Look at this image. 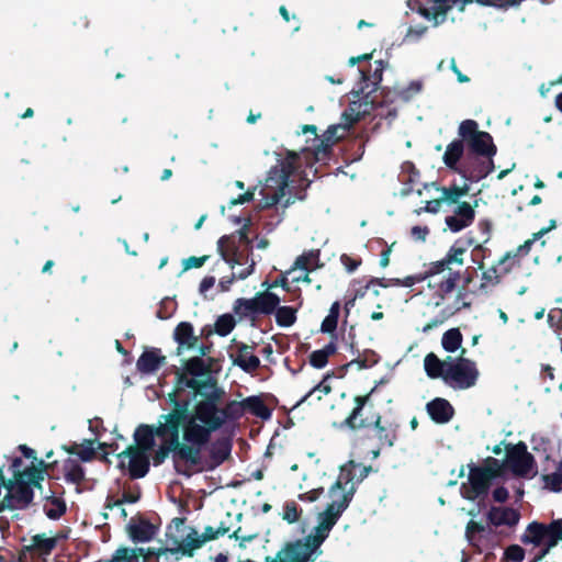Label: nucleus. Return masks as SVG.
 Segmentation results:
<instances>
[{
  "label": "nucleus",
  "mask_w": 562,
  "mask_h": 562,
  "mask_svg": "<svg viewBox=\"0 0 562 562\" xmlns=\"http://www.w3.org/2000/svg\"><path fill=\"white\" fill-rule=\"evenodd\" d=\"M280 327H290L296 322V310L292 306H279L273 312Z\"/></svg>",
  "instance_id": "46"
},
{
  "label": "nucleus",
  "mask_w": 562,
  "mask_h": 562,
  "mask_svg": "<svg viewBox=\"0 0 562 562\" xmlns=\"http://www.w3.org/2000/svg\"><path fill=\"white\" fill-rule=\"evenodd\" d=\"M94 440L93 439H85L81 445H79L77 456L82 462H90L95 457V450L93 448Z\"/></svg>",
  "instance_id": "59"
},
{
  "label": "nucleus",
  "mask_w": 562,
  "mask_h": 562,
  "mask_svg": "<svg viewBox=\"0 0 562 562\" xmlns=\"http://www.w3.org/2000/svg\"><path fill=\"white\" fill-rule=\"evenodd\" d=\"M458 135L467 144L470 154L481 157H494L497 148L488 132L480 131L476 121L468 119L460 123Z\"/></svg>",
  "instance_id": "9"
},
{
  "label": "nucleus",
  "mask_w": 562,
  "mask_h": 562,
  "mask_svg": "<svg viewBox=\"0 0 562 562\" xmlns=\"http://www.w3.org/2000/svg\"><path fill=\"white\" fill-rule=\"evenodd\" d=\"M257 314L270 315L280 304V297L270 291L258 292L254 296Z\"/></svg>",
  "instance_id": "31"
},
{
  "label": "nucleus",
  "mask_w": 562,
  "mask_h": 562,
  "mask_svg": "<svg viewBox=\"0 0 562 562\" xmlns=\"http://www.w3.org/2000/svg\"><path fill=\"white\" fill-rule=\"evenodd\" d=\"M7 494L0 501V513L16 509H26L33 503L34 492L30 488V484L19 477H5Z\"/></svg>",
  "instance_id": "11"
},
{
  "label": "nucleus",
  "mask_w": 562,
  "mask_h": 562,
  "mask_svg": "<svg viewBox=\"0 0 562 562\" xmlns=\"http://www.w3.org/2000/svg\"><path fill=\"white\" fill-rule=\"evenodd\" d=\"M235 325H236V322H235V318L233 315L223 314L217 317V319L214 324V331L217 335L225 337L233 331V329L235 328Z\"/></svg>",
  "instance_id": "51"
},
{
  "label": "nucleus",
  "mask_w": 562,
  "mask_h": 562,
  "mask_svg": "<svg viewBox=\"0 0 562 562\" xmlns=\"http://www.w3.org/2000/svg\"><path fill=\"white\" fill-rule=\"evenodd\" d=\"M426 411L431 420L440 425L449 423L454 415L453 406L442 397H436L428 402Z\"/></svg>",
  "instance_id": "26"
},
{
  "label": "nucleus",
  "mask_w": 562,
  "mask_h": 562,
  "mask_svg": "<svg viewBox=\"0 0 562 562\" xmlns=\"http://www.w3.org/2000/svg\"><path fill=\"white\" fill-rule=\"evenodd\" d=\"M173 339L178 344L177 355L180 356L183 350H191L198 347L199 337L194 335L191 323L181 322L173 330Z\"/></svg>",
  "instance_id": "25"
},
{
  "label": "nucleus",
  "mask_w": 562,
  "mask_h": 562,
  "mask_svg": "<svg viewBox=\"0 0 562 562\" xmlns=\"http://www.w3.org/2000/svg\"><path fill=\"white\" fill-rule=\"evenodd\" d=\"M46 503L44 505L45 515L53 520L59 519L63 515H65L67 510L66 502L63 497L56 496L55 491H50L49 495L44 496Z\"/></svg>",
  "instance_id": "33"
},
{
  "label": "nucleus",
  "mask_w": 562,
  "mask_h": 562,
  "mask_svg": "<svg viewBox=\"0 0 562 562\" xmlns=\"http://www.w3.org/2000/svg\"><path fill=\"white\" fill-rule=\"evenodd\" d=\"M437 190L441 191L440 201H443L448 204H457L462 196L468 194L469 187L467 184L459 187L458 184L453 183L450 187L437 188Z\"/></svg>",
  "instance_id": "43"
},
{
  "label": "nucleus",
  "mask_w": 562,
  "mask_h": 562,
  "mask_svg": "<svg viewBox=\"0 0 562 562\" xmlns=\"http://www.w3.org/2000/svg\"><path fill=\"white\" fill-rule=\"evenodd\" d=\"M495 474L490 469H482L480 465L470 467L468 486L462 484L463 498L474 502L479 499L477 506L481 509L485 506L484 499L487 496Z\"/></svg>",
  "instance_id": "10"
},
{
  "label": "nucleus",
  "mask_w": 562,
  "mask_h": 562,
  "mask_svg": "<svg viewBox=\"0 0 562 562\" xmlns=\"http://www.w3.org/2000/svg\"><path fill=\"white\" fill-rule=\"evenodd\" d=\"M526 551L519 544H510L504 551V559L510 562H522Z\"/></svg>",
  "instance_id": "61"
},
{
  "label": "nucleus",
  "mask_w": 562,
  "mask_h": 562,
  "mask_svg": "<svg viewBox=\"0 0 562 562\" xmlns=\"http://www.w3.org/2000/svg\"><path fill=\"white\" fill-rule=\"evenodd\" d=\"M486 527L479 521L470 519L465 526V538L471 546H476L477 535L484 532Z\"/></svg>",
  "instance_id": "56"
},
{
  "label": "nucleus",
  "mask_w": 562,
  "mask_h": 562,
  "mask_svg": "<svg viewBox=\"0 0 562 562\" xmlns=\"http://www.w3.org/2000/svg\"><path fill=\"white\" fill-rule=\"evenodd\" d=\"M334 376V372H327L323 380L316 384L313 389H311L297 403L296 406L301 405L302 403L306 402L315 392H321L325 395L329 394L331 392V386L327 383L329 379Z\"/></svg>",
  "instance_id": "54"
},
{
  "label": "nucleus",
  "mask_w": 562,
  "mask_h": 562,
  "mask_svg": "<svg viewBox=\"0 0 562 562\" xmlns=\"http://www.w3.org/2000/svg\"><path fill=\"white\" fill-rule=\"evenodd\" d=\"M340 314V303L338 301L334 302L329 308L328 315L323 319L321 324V331L324 334H331L333 338L336 339V335L334 334L337 329L338 318Z\"/></svg>",
  "instance_id": "42"
},
{
  "label": "nucleus",
  "mask_w": 562,
  "mask_h": 562,
  "mask_svg": "<svg viewBox=\"0 0 562 562\" xmlns=\"http://www.w3.org/2000/svg\"><path fill=\"white\" fill-rule=\"evenodd\" d=\"M372 91L368 90V86H360L356 91L357 95L362 98L359 101L350 102L348 109H346L342 113V120L349 121V125H355L367 116L371 115L372 111L375 110L379 105L373 99H370V94Z\"/></svg>",
  "instance_id": "18"
},
{
  "label": "nucleus",
  "mask_w": 562,
  "mask_h": 562,
  "mask_svg": "<svg viewBox=\"0 0 562 562\" xmlns=\"http://www.w3.org/2000/svg\"><path fill=\"white\" fill-rule=\"evenodd\" d=\"M464 154V140L460 137L459 139L452 140L448 144L446 151L442 156L443 164L452 171L460 173L462 164L460 159Z\"/></svg>",
  "instance_id": "30"
},
{
  "label": "nucleus",
  "mask_w": 562,
  "mask_h": 562,
  "mask_svg": "<svg viewBox=\"0 0 562 562\" xmlns=\"http://www.w3.org/2000/svg\"><path fill=\"white\" fill-rule=\"evenodd\" d=\"M175 550H176V547L175 548H159V549L147 548V549H145V552L143 554H140V557H143V562H150L153 560H157V558H160L162 554H166V553H171V554L181 553V551H175Z\"/></svg>",
  "instance_id": "60"
},
{
  "label": "nucleus",
  "mask_w": 562,
  "mask_h": 562,
  "mask_svg": "<svg viewBox=\"0 0 562 562\" xmlns=\"http://www.w3.org/2000/svg\"><path fill=\"white\" fill-rule=\"evenodd\" d=\"M460 277L461 271L457 269L454 272H448V277L440 281L438 293L442 299L456 289Z\"/></svg>",
  "instance_id": "52"
},
{
  "label": "nucleus",
  "mask_w": 562,
  "mask_h": 562,
  "mask_svg": "<svg viewBox=\"0 0 562 562\" xmlns=\"http://www.w3.org/2000/svg\"><path fill=\"white\" fill-rule=\"evenodd\" d=\"M166 363V357L160 353L158 348L145 349L136 362L137 370L143 374L156 372Z\"/></svg>",
  "instance_id": "28"
},
{
  "label": "nucleus",
  "mask_w": 562,
  "mask_h": 562,
  "mask_svg": "<svg viewBox=\"0 0 562 562\" xmlns=\"http://www.w3.org/2000/svg\"><path fill=\"white\" fill-rule=\"evenodd\" d=\"M494 168L493 157L468 155L459 175L470 181H480L492 173Z\"/></svg>",
  "instance_id": "19"
},
{
  "label": "nucleus",
  "mask_w": 562,
  "mask_h": 562,
  "mask_svg": "<svg viewBox=\"0 0 562 562\" xmlns=\"http://www.w3.org/2000/svg\"><path fill=\"white\" fill-rule=\"evenodd\" d=\"M140 498V492L137 490L136 492L125 491L122 494V498L113 499L112 496L106 497L105 508L113 509L116 506H122L124 503L134 504L138 502Z\"/></svg>",
  "instance_id": "53"
},
{
  "label": "nucleus",
  "mask_w": 562,
  "mask_h": 562,
  "mask_svg": "<svg viewBox=\"0 0 562 562\" xmlns=\"http://www.w3.org/2000/svg\"><path fill=\"white\" fill-rule=\"evenodd\" d=\"M351 127L352 125H349V121L344 120V123L328 126L319 138H313L312 145L302 149V156L306 167H312L318 161L328 160L333 151V146L342 139Z\"/></svg>",
  "instance_id": "7"
},
{
  "label": "nucleus",
  "mask_w": 562,
  "mask_h": 562,
  "mask_svg": "<svg viewBox=\"0 0 562 562\" xmlns=\"http://www.w3.org/2000/svg\"><path fill=\"white\" fill-rule=\"evenodd\" d=\"M301 167V155L295 151H289L284 159L271 168L267 178L269 188H288L290 177Z\"/></svg>",
  "instance_id": "17"
},
{
  "label": "nucleus",
  "mask_w": 562,
  "mask_h": 562,
  "mask_svg": "<svg viewBox=\"0 0 562 562\" xmlns=\"http://www.w3.org/2000/svg\"><path fill=\"white\" fill-rule=\"evenodd\" d=\"M475 218V211L469 202L458 203L453 215L446 217V224L450 231L458 233L469 227Z\"/></svg>",
  "instance_id": "23"
},
{
  "label": "nucleus",
  "mask_w": 562,
  "mask_h": 562,
  "mask_svg": "<svg viewBox=\"0 0 562 562\" xmlns=\"http://www.w3.org/2000/svg\"><path fill=\"white\" fill-rule=\"evenodd\" d=\"M117 458L120 459L119 468L127 470L128 476L132 480L142 479L149 471L150 458L148 452L126 447L125 450L117 454Z\"/></svg>",
  "instance_id": "15"
},
{
  "label": "nucleus",
  "mask_w": 562,
  "mask_h": 562,
  "mask_svg": "<svg viewBox=\"0 0 562 562\" xmlns=\"http://www.w3.org/2000/svg\"><path fill=\"white\" fill-rule=\"evenodd\" d=\"M506 464L514 475L518 477H528L530 473H537L536 459L528 451L527 445L519 441L516 445H508L506 447Z\"/></svg>",
  "instance_id": "13"
},
{
  "label": "nucleus",
  "mask_w": 562,
  "mask_h": 562,
  "mask_svg": "<svg viewBox=\"0 0 562 562\" xmlns=\"http://www.w3.org/2000/svg\"><path fill=\"white\" fill-rule=\"evenodd\" d=\"M465 349L457 359L447 357L449 364L446 368L443 382L453 390H468L473 387L480 376L475 361L464 357Z\"/></svg>",
  "instance_id": "8"
},
{
  "label": "nucleus",
  "mask_w": 562,
  "mask_h": 562,
  "mask_svg": "<svg viewBox=\"0 0 562 562\" xmlns=\"http://www.w3.org/2000/svg\"><path fill=\"white\" fill-rule=\"evenodd\" d=\"M348 482L349 480L344 484L339 477L329 487L328 494L331 502L327 504L324 512L319 513L318 525L315 527V533L313 535V541L316 542V546H322L333 527L351 503L355 488L351 486L350 490L346 491V484H348Z\"/></svg>",
  "instance_id": "6"
},
{
  "label": "nucleus",
  "mask_w": 562,
  "mask_h": 562,
  "mask_svg": "<svg viewBox=\"0 0 562 562\" xmlns=\"http://www.w3.org/2000/svg\"><path fill=\"white\" fill-rule=\"evenodd\" d=\"M459 3V0H408L411 10L418 12L423 18L434 21V26L446 21L447 13Z\"/></svg>",
  "instance_id": "14"
},
{
  "label": "nucleus",
  "mask_w": 562,
  "mask_h": 562,
  "mask_svg": "<svg viewBox=\"0 0 562 562\" xmlns=\"http://www.w3.org/2000/svg\"><path fill=\"white\" fill-rule=\"evenodd\" d=\"M302 510L299 508L297 504L293 501L285 502L283 505L282 519L289 524L297 522L300 519Z\"/></svg>",
  "instance_id": "58"
},
{
  "label": "nucleus",
  "mask_w": 562,
  "mask_h": 562,
  "mask_svg": "<svg viewBox=\"0 0 562 562\" xmlns=\"http://www.w3.org/2000/svg\"><path fill=\"white\" fill-rule=\"evenodd\" d=\"M225 391L217 386L209 392L205 398L196 401L192 411H187V419L190 424L192 437L196 441H206L210 435L221 429L228 420H238L244 415L243 401H228L224 407H220Z\"/></svg>",
  "instance_id": "2"
},
{
  "label": "nucleus",
  "mask_w": 562,
  "mask_h": 562,
  "mask_svg": "<svg viewBox=\"0 0 562 562\" xmlns=\"http://www.w3.org/2000/svg\"><path fill=\"white\" fill-rule=\"evenodd\" d=\"M211 361V359H209ZM218 386V381L212 375L211 363L201 357L182 360L180 368L175 369L173 389L167 395L170 406L186 405L192 411V402L196 397L205 398L209 392Z\"/></svg>",
  "instance_id": "3"
},
{
  "label": "nucleus",
  "mask_w": 562,
  "mask_h": 562,
  "mask_svg": "<svg viewBox=\"0 0 562 562\" xmlns=\"http://www.w3.org/2000/svg\"><path fill=\"white\" fill-rule=\"evenodd\" d=\"M319 259V250H311L299 256L291 270L301 269L307 273L312 270V265H316Z\"/></svg>",
  "instance_id": "49"
},
{
  "label": "nucleus",
  "mask_w": 562,
  "mask_h": 562,
  "mask_svg": "<svg viewBox=\"0 0 562 562\" xmlns=\"http://www.w3.org/2000/svg\"><path fill=\"white\" fill-rule=\"evenodd\" d=\"M255 346L239 342L237 345V355L233 363L247 373H252L260 367V359L254 355Z\"/></svg>",
  "instance_id": "27"
},
{
  "label": "nucleus",
  "mask_w": 562,
  "mask_h": 562,
  "mask_svg": "<svg viewBox=\"0 0 562 562\" xmlns=\"http://www.w3.org/2000/svg\"><path fill=\"white\" fill-rule=\"evenodd\" d=\"M314 536L308 535L304 540L288 543L284 555L288 562H308L312 554L321 547L313 541Z\"/></svg>",
  "instance_id": "22"
},
{
  "label": "nucleus",
  "mask_w": 562,
  "mask_h": 562,
  "mask_svg": "<svg viewBox=\"0 0 562 562\" xmlns=\"http://www.w3.org/2000/svg\"><path fill=\"white\" fill-rule=\"evenodd\" d=\"M49 468V464L44 460H37L23 470L22 473H18V477L25 483H36L37 480H44L45 474Z\"/></svg>",
  "instance_id": "38"
},
{
  "label": "nucleus",
  "mask_w": 562,
  "mask_h": 562,
  "mask_svg": "<svg viewBox=\"0 0 562 562\" xmlns=\"http://www.w3.org/2000/svg\"><path fill=\"white\" fill-rule=\"evenodd\" d=\"M544 531V524L533 520L527 525L525 532L520 536V542L540 547L546 539Z\"/></svg>",
  "instance_id": "32"
},
{
  "label": "nucleus",
  "mask_w": 562,
  "mask_h": 562,
  "mask_svg": "<svg viewBox=\"0 0 562 562\" xmlns=\"http://www.w3.org/2000/svg\"><path fill=\"white\" fill-rule=\"evenodd\" d=\"M337 352V345L331 339L324 348L313 351L308 357L310 364L315 369H323L328 363L329 357Z\"/></svg>",
  "instance_id": "39"
},
{
  "label": "nucleus",
  "mask_w": 562,
  "mask_h": 562,
  "mask_svg": "<svg viewBox=\"0 0 562 562\" xmlns=\"http://www.w3.org/2000/svg\"><path fill=\"white\" fill-rule=\"evenodd\" d=\"M542 480L551 491L560 492L562 490V461L558 463L553 473L544 474Z\"/></svg>",
  "instance_id": "55"
},
{
  "label": "nucleus",
  "mask_w": 562,
  "mask_h": 562,
  "mask_svg": "<svg viewBox=\"0 0 562 562\" xmlns=\"http://www.w3.org/2000/svg\"><path fill=\"white\" fill-rule=\"evenodd\" d=\"M525 257L522 252H518L517 248L506 251L497 261L496 265L503 277L509 274L515 269L521 267V259Z\"/></svg>",
  "instance_id": "35"
},
{
  "label": "nucleus",
  "mask_w": 562,
  "mask_h": 562,
  "mask_svg": "<svg viewBox=\"0 0 562 562\" xmlns=\"http://www.w3.org/2000/svg\"><path fill=\"white\" fill-rule=\"evenodd\" d=\"M374 389L364 395H357L353 398L355 407L344 420V425L351 430L373 427L379 440L380 448H391L397 440L398 424L392 422H383L382 416L376 413L369 419L362 416L366 406L371 404V395Z\"/></svg>",
  "instance_id": "5"
},
{
  "label": "nucleus",
  "mask_w": 562,
  "mask_h": 562,
  "mask_svg": "<svg viewBox=\"0 0 562 562\" xmlns=\"http://www.w3.org/2000/svg\"><path fill=\"white\" fill-rule=\"evenodd\" d=\"M357 356L358 357L347 363L346 367L357 364L358 369H368L376 364L379 361L378 353L371 349L364 350L362 356H360V353Z\"/></svg>",
  "instance_id": "50"
},
{
  "label": "nucleus",
  "mask_w": 562,
  "mask_h": 562,
  "mask_svg": "<svg viewBox=\"0 0 562 562\" xmlns=\"http://www.w3.org/2000/svg\"><path fill=\"white\" fill-rule=\"evenodd\" d=\"M426 279V276L422 274H414V276H407L403 279L401 278H371V283H374L375 285H379L381 288H389V286H404V288H411L415 285L416 283H419Z\"/></svg>",
  "instance_id": "36"
},
{
  "label": "nucleus",
  "mask_w": 562,
  "mask_h": 562,
  "mask_svg": "<svg viewBox=\"0 0 562 562\" xmlns=\"http://www.w3.org/2000/svg\"><path fill=\"white\" fill-rule=\"evenodd\" d=\"M190 424L187 422L186 431L183 432V440L187 445L192 447V456H187L178 460L176 473L184 477H191L194 473L204 471H214L227 459L231 458L233 445L227 438H218L211 443L207 457H203V450L210 445L212 435L207 437L204 442L196 441L192 437Z\"/></svg>",
  "instance_id": "4"
},
{
  "label": "nucleus",
  "mask_w": 562,
  "mask_h": 562,
  "mask_svg": "<svg viewBox=\"0 0 562 562\" xmlns=\"http://www.w3.org/2000/svg\"><path fill=\"white\" fill-rule=\"evenodd\" d=\"M546 537L562 540V519H554L550 524H544Z\"/></svg>",
  "instance_id": "64"
},
{
  "label": "nucleus",
  "mask_w": 562,
  "mask_h": 562,
  "mask_svg": "<svg viewBox=\"0 0 562 562\" xmlns=\"http://www.w3.org/2000/svg\"><path fill=\"white\" fill-rule=\"evenodd\" d=\"M218 537L217 530L211 526H206L201 536L198 535L195 529H191V532L181 542L175 539L177 544L175 551H181L182 555L192 558L195 550L200 549L205 542L215 540Z\"/></svg>",
  "instance_id": "20"
},
{
  "label": "nucleus",
  "mask_w": 562,
  "mask_h": 562,
  "mask_svg": "<svg viewBox=\"0 0 562 562\" xmlns=\"http://www.w3.org/2000/svg\"><path fill=\"white\" fill-rule=\"evenodd\" d=\"M503 274L496 263L482 270L480 290L487 292L490 289L498 285L503 279Z\"/></svg>",
  "instance_id": "41"
},
{
  "label": "nucleus",
  "mask_w": 562,
  "mask_h": 562,
  "mask_svg": "<svg viewBox=\"0 0 562 562\" xmlns=\"http://www.w3.org/2000/svg\"><path fill=\"white\" fill-rule=\"evenodd\" d=\"M463 336L459 328H450L443 333L441 338L442 348L448 352L457 351L462 344Z\"/></svg>",
  "instance_id": "45"
},
{
  "label": "nucleus",
  "mask_w": 562,
  "mask_h": 562,
  "mask_svg": "<svg viewBox=\"0 0 562 562\" xmlns=\"http://www.w3.org/2000/svg\"><path fill=\"white\" fill-rule=\"evenodd\" d=\"M520 518V512L510 506L492 505L485 513L487 527L491 530L495 529L499 535L505 533L504 528L514 530L519 524Z\"/></svg>",
  "instance_id": "16"
},
{
  "label": "nucleus",
  "mask_w": 562,
  "mask_h": 562,
  "mask_svg": "<svg viewBox=\"0 0 562 562\" xmlns=\"http://www.w3.org/2000/svg\"><path fill=\"white\" fill-rule=\"evenodd\" d=\"M64 476L68 483L81 484L85 480V469L77 460L68 458L63 465Z\"/></svg>",
  "instance_id": "40"
},
{
  "label": "nucleus",
  "mask_w": 562,
  "mask_h": 562,
  "mask_svg": "<svg viewBox=\"0 0 562 562\" xmlns=\"http://www.w3.org/2000/svg\"><path fill=\"white\" fill-rule=\"evenodd\" d=\"M244 412H249L256 417L268 419L271 417V411L265 404L260 396L251 395L243 400Z\"/></svg>",
  "instance_id": "37"
},
{
  "label": "nucleus",
  "mask_w": 562,
  "mask_h": 562,
  "mask_svg": "<svg viewBox=\"0 0 562 562\" xmlns=\"http://www.w3.org/2000/svg\"><path fill=\"white\" fill-rule=\"evenodd\" d=\"M449 364V360H440L436 353L429 352L424 359V369L428 378L438 379L446 374V368Z\"/></svg>",
  "instance_id": "34"
},
{
  "label": "nucleus",
  "mask_w": 562,
  "mask_h": 562,
  "mask_svg": "<svg viewBox=\"0 0 562 562\" xmlns=\"http://www.w3.org/2000/svg\"><path fill=\"white\" fill-rule=\"evenodd\" d=\"M472 261L477 265L480 270L484 269V260L491 257V249L485 244L480 243L474 246L471 251Z\"/></svg>",
  "instance_id": "57"
},
{
  "label": "nucleus",
  "mask_w": 562,
  "mask_h": 562,
  "mask_svg": "<svg viewBox=\"0 0 562 562\" xmlns=\"http://www.w3.org/2000/svg\"><path fill=\"white\" fill-rule=\"evenodd\" d=\"M187 420L186 405L170 406L167 413L159 416L157 425H139L133 435L135 443L128 447L149 453L155 447V437L160 438L162 442L151 457L153 464L159 467L170 456L176 471L178 460L193 453L192 447L182 442Z\"/></svg>",
  "instance_id": "1"
},
{
  "label": "nucleus",
  "mask_w": 562,
  "mask_h": 562,
  "mask_svg": "<svg viewBox=\"0 0 562 562\" xmlns=\"http://www.w3.org/2000/svg\"><path fill=\"white\" fill-rule=\"evenodd\" d=\"M57 546L56 537H46L45 533H38L31 538V543L22 548V553L30 554L31 559L49 555Z\"/></svg>",
  "instance_id": "24"
},
{
  "label": "nucleus",
  "mask_w": 562,
  "mask_h": 562,
  "mask_svg": "<svg viewBox=\"0 0 562 562\" xmlns=\"http://www.w3.org/2000/svg\"><path fill=\"white\" fill-rule=\"evenodd\" d=\"M158 526L151 524L140 514L132 517L126 525V532L135 543L150 541L156 536Z\"/></svg>",
  "instance_id": "21"
},
{
  "label": "nucleus",
  "mask_w": 562,
  "mask_h": 562,
  "mask_svg": "<svg viewBox=\"0 0 562 562\" xmlns=\"http://www.w3.org/2000/svg\"><path fill=\"white\" fill-rule=\"evenodd\" d=\"M555 227H557V221L555 220H551L547 227H542L540 231L533 233L531 238H528L527 240L524 241V244L518 246L517 247V251L518 252H522L525 256H527L530 252L531 247L535 244V241L541 239L546 234H548L549 232H551Z\"/></svg>",
  "instance_id": "47"
},
{
  "label": "nucleus",
  "mask_w": 562,
  "mask_h": 562,
  "mask_svg": "<svg viewBox=\"0 0 562 562\" xmlns=\"http://www.w3.org/2000/svg\"><path fill=\"white\" fill-rule=\"evenodd\" d=\"M548 324L557 333L562 331V308L555 307L548 313Z\"/></svg>",
  "instance_id": "63"
},
{
  "label": "nucleus",
  "mask_w": 562,
  "mask_h": 562,
  "mask_svg": "<svg viewBox=\"0 0 562 562\" xmlns=\"http://www.w3.org/2000/svg\"><path fill=\"white\" fill-rule=\"evenodd\" d=\"M474 244V239L469 237L465 240L457 239L447 251L446 256L438 261L430 262L428 269L423 276L426 279L431 276L442 273L443 271L454 272V267L460 268L464 265V256L468 248Z\"/></svg>",
  "instance_id": "12"
},
{
  "label": "nucleus",
  "mask_w": 562,
  "mask_h": 562,
  "mask_svg": "<svg viewBox=\"0 0 562 562\" xmlns=\"http://www.w3.org/2000/svg\"><path fill=\"white\" fill-rule=\"evenodd\" d=\"M359 72L361 75L359 87L368 86L369 91H374L382 80L383 61H379V67L374 70L372 75L370 70L359 69Z\"/></svg>",
  "instance_id": "44"
},
{
  "label": "nucleus",
  "mask_w": 562,
  "mask_h": 562,
  "mask_svg": "<svg viewBox=\"0 0 562 562\" xmlns=\"http://www.w3.org/2000/svg\"><path fill=\"white\" fill-rule=\"evenodd\" d=\"M233 310L240 318L254 317L257 315L256 305L252 299H237L234 303Z\"/></svg>",
  "instance_id": "48"
},
{
  "label": "nucleus",
  "mask_w": 562,
  "mask_h": 562,
  "mask_svg": "<svg viewBox=\"0 0 562 562\" xmlns=\"http://www.w3.org/2000/svg\"><path fill=\"white\" fill-rule=\"evenodd\" d=\"M217 251L222 259L228 263L231 268H234L235 265L244 263V256L238 250L235 240L231 236L224 235L218 239Z\"/></svg>",
  "instance_id": "29"
},
{
  "label": "nucleus",
  "mask_w": 562,
  "mask_h": 562,
  "mask_svg": "<svg viewBox=\"0 0 562 562\" xmlns=\"http://www.w3.org/2000/svg\"><path fill=\"white\" fill-rule=\"evenodd\" d=\"M422 89L423 82L420 80H414L406 88L400 90L397 94L403 101H409L414 95L418 94Z\"/></svg>",
  "instance_id": "62"
}]
</instances>
